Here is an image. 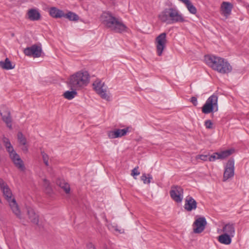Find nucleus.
<instances>
[{"instance_id":"nucleus-16","label":"nucleus","mask_w":249,"mask_h":249,"mask_svg":"<svg viewBox=\"0 0 249 249\" xmlns=\"http://www.w3.org/2000/svg\"><path fill=\"white\" fill-rule=\"evenodd\" d=\"M197 207L196 201L192 197L188 196L185 199L184 208L188 212H191L196 209Z\"/></svg>"},{"instance_id":"nucleus-32","label":"nucleus","mask_w":249,"mask_h":249,"mask_svg":"<svg viewBox=\"0 0 249 249\" xmlns=\"http://www.w3.org/2000/svg\"><path fill=\"white\" fill-rule=\"evenodd\" d=\"M43 186L46 188V190H50L51 187L50 185V182L46 178H44L43 180Z\"/></svg>"},{"instance_id":"nucleus-4","label":"nucleus","mask_w":249,"mask_h":249,"mask_svg":"<svg viewBox=\"0 0 249 249\" xmlns=\"http://www.w3.org/2000/svg\"><path fill=\"white\" fill-rule=\"evenodd\" d=\"M159 18L162 22L167 24H174L178 22H184L186 20L175 8H165L159 15Z\"/></svg>"},{"instance_id":"nucleus-27","label":"nucleus","mask_w":249,"mask_h":249,"mask_svg":"<svg viewBox=\"0 0 249 249\" xmlns=\"http://www.w3.org/2000/svg\"><path fill=\"white\" fill-rule=\"evenodd\" d=\"M63 17L68 18L70 21H77L79 19V16L75 13L69 11L67 14L64 13Z\"/></svg>"},{"instance_id":"nucleus-25","label":"nucleus","mask_w":249,"mask_h":249,"mask_svg":"<svg viewBox=\"0 0 249 249\" xmlns=\"http://www.w3.org/2000/svg\"><path fill=\"white\" fill-rule=\"evenodd\" d=\"M0 67L4 70H11L15 68V65L13 66L9 58H6L4 61H0Z\"/></svg>"},{"instance_id":"nucleus-43","label":"nucleus","mask_w":249,"mask_h":249,"mask_svg":"<svg viewBox=\"0 0 249 249\" xmlns=\"http://www.w3.org/2000/svg\"><path fill=\"white\" fill-rule=\"evenodd\" d=\"M115 230L117 231H119V230L117 229H115Z\"/></svg>"},{"instance_id":"nucleus-31","label":"nucleus","mask_w":249,"mask_h":249,"mask_svg":"<svg viewBox=\"0 0 249 249\" xmlns=\"http://www.w3.org/2000/svg\"><path fill=\"white\" fill-rule=\"evenodd\" d=\"M42 160L46 166H49V156L44 151H41Z\"/></svg>"},{"instance_id":"nucleus-21","label":"nucleus","mask_w":249,"mask_h":249,"mask_svg":"<svg viewBox=\"0 0 249 249\" xmlns=\"http://www.w3.org/2000/svg\"><path fill=\"white\" fill-rule=\"evenodd\" d=\"M56 184L63 189L66 194L70 193L71 190L70 186L65 180L58 178L56 180Z\"/></svg>"},{"instance_id":"nucleus-7","label":"nucleus","mask_w":249,"mask_h":249,"mask_svg":"<svg viewBox=\"0 0 249 249\" xmlns=\"http://www.w3.org/2000/svg\"><path fill=\"white\" fill-rule=\"evenodd\" d=\"M93 89L100 97L107 101H110V96L107 93V88L105 86V83L101 81L96 80L93 84Z\"/></svg>"},{"instance_id":"nucleus-33","label":"nucleus","mask_w":249,"mask_h":249,"mask_svg":"<svg viewBox=\"0 0 249 249\" xmlns=\"http://www.w3.org/2000/svg\"><path fill=\"white\" fill-rule=\"evenodd\" d=\"M209 155H200L196 157L197 159H200L203 161L209 160Z\"/></svg>"},{"instance_id":"nucleus-3","label":"nucleus","mask_w":249,"mask_h":249,"mask_svg":"<svg viewBox=\"0 0 249 249\" xmlns=\"http://www.w3.org/2000/svg\"><path fill=\"white\" fill-rule=\"evenodd\" d=\"M89 78L87 71H80L70 76L68 85L71 89H79L88 85Z\"/></svg>"},{"instance_id":"nucleus-6","label":"nucleus","mask_w":249,"mask_h":249,"mask_svg":"<svg viewBox=\"0 0 249 249\" xmlns=\"http://www.w3.org/2000/svg\"><path fill=\"white\" fill-rule=\"evenodd\" d=\"M218 97L213 94L210 96L206 100L202 107V112L206 114L216 112L218 109Z\"/></svg>"},{"instance_id":"nucleus-37","label":"nucleus","mask_w":249,"mask_h":249,"mask_svg":"<svg viewBox=\"0 0 249 249\" xmlns=\"http://www.w3.org/2000/svg\"><path fill=\"white\" fill-rule=\"evenodd\" d=\"M141 178L144 184L147 183V176H146V174H143L141 176Z\"/></svg>"},{"instance_id":"nucleus-12","label":"nucleus","mask_w":249,"mask_h":249,"mask_svg":"<svg viewBox=\"0 0 249 249\" xmlns=\"http://www.w3.org/2000/svg\"><path fill=\"white\" fill-rule=\"evenodd\" d=\"M9 156L15 166L20 171H25L26 168L20 156L15 151L9 154Z\"/></svg>"},{"instance_id":"nucleus-23","label":"nucleus","mask_w":249,"mask_h":249,"mask_svg":"<svg viewBox=\"0 0 249 249\" xmlns=\"http://www.w3.org/2000/svg\"><path fill=\"white\" fill-rule=\"evenodd\" d=\"M51 16L54 18H61L64 16V12L56 7H51L49 11Z\"/></svg>"},{"instance_id":"nucleus-18","label":"nucleus","mask_w":249,"mask_h":249,"mask_svg":"<svg viewBox=\"0 0 249 249\" xmlns=\"http://www.w3.org/2000/svg\"><path fill=\"white\" fill-rule=\"evenodd\" d=\"M28 218L31 222L36 225L39 223V215L36 213L35 210L31 207L27 208Z\"/></svg>"},{"instance_id":"nucleus-39","label":"nucleus","mask_w":249,"mask_h":249,"mask_svg":"<svg viewBox=\"0 0 249 249\" xmlns=\"http://www.w3.org/2000/svg\"><path fill=\"white\" fill-rule=\"evenodd\" d=\"M87 248L88 249H96L95 246L91 242L87 244Z\"/></svg>"},{"instance_id":"nucleus-34","label":"nucleus","mask_w":249,"mask_h":249,"mask_svg":"<svg viewBox=\"0 0 249 249\" xmlns=\"http://www.w3.org/2000/svg\"><path fill=\"white\" fill-rule=\"evenodd\" d=\"M204 125L206 128L212 129L213 128V124L211 120H208L205 122Z\"/></svg>"},{"instance_id":"nucleus-9","label":"nucleus","mask_w":249,"mask_h":249,"mask_svg":"<svg viewBox=\"0 0 249 249\" xmlns=\"http://www.w3.org/2000/svg\"><path fill=\"white\" fill-rule=\"evenodd\" d=\"M166 42V34L165 33L160 34L156 37L157 51L159 56L161 55L162 52L165 48Z\"/></svg>"},{"instance_id":"nucleus-38","label":"nucleus","mask_w":249,"mask_h":249,"mask_svg":"<svg viewBox=\"0 0 249 249\" xmlns=\"http://www.w3.org/2000/svg\"><path fill=\"white\" fill-rule=\"evenodd\" d=\"M216 155H217L215 154V153H214L212 155H209V161H213L216 159H217V157H216Z\"/></svg>"},{"instance_id":"nucleus-40","label":"nucleus","mask_w":249,"mask_h":249,"mask_svg":"<svg viewBox=\"0 0 249 249\" xmlns=\"http://www.w3.org/2000/svg\"><path fill=\"white\" fill-rule=\"evenodd\" d=\"M152 179V177L150 174L147 175V184H149L151 182V179Z\"/></svg>"},{"instance_id":"nucleus-28","label":"nucleus","mask_w":249,"mask_h":249,"mask_svg":"<svg viewBox=\"0 0 249 249\" xmlns=\"http://www.w3.org/2000/svg\"><path fill=\"white\" fill-rule=\"evenodd\" d=\"M71 91L67 90L64 94V97L68 100H71L74 98L77 94V89H71Z\"/></svg>"},{"instance_id":"nucleus-41","label":"nucleus","mask_w":249,"mask_h":249,"mask_svg":"<svg viewBox=\"0 0 249 249\" xmlns=\"http://www.w3.org/2000/svg\"><path fill=\"white\" fill-rule=\"evenodd\" d=\"M24 146L23 147V148H22V151L25 152V153H26L28 151V147L27 146L25 145H23Z\"/></svg>"},{"instance_id":"nucleus-22","label":"nucleus","mask_w":249,"mask_h":249,"mask_svg":"<svg viewBox=\"0 0 249 249\" xmlns=\"http://www.w3.org/2000/svg\"><path fill=\"white\" fill-rule=\"evenodd\" d=\"M232 237L231 236L227 234V233H223L218 236V241L221 244L228 245L231 243Z\"/></svg>"},{"instance_id":"nucleus-24","label":"nucleus","mask_w":249,"mask_h":249,"mask_svg":"<svg viewBox=\"0 0 249 249\" xmlns=\"http://www.w3.org/2000/svg\"><path fill=\"white\" fill-rule=\"evenodd\" d=\"M233 152L234 149H229L220 152H215V154L217 155V159H224L231 155Z\"/></svg>"},{"instance_id":"nucleus-5","label":"nucleus","mask_w":249,"mask_h":249,"mask_svg":"<svg viewBox=\"0 0 249 249\" xmlns=\"http://www.w3.org/2000/svg\"><path fill=\"white\" fill-rule=\"evenodd\" d=\"M0 189L3 195L9 203L10 208L13 213L19 218H21L20 211L18 204L14 198H12V193L7 183L0 178Z\"/></svg>"},{"instance_id":"nucleus-14","label":"nucleus","mask_w":249,"mask_h":249,"mask_svg":"<svg viewBox=\"0 0 249 249\" xmlns=\"http://www.w3.org/2000/svg\"><path fill=\"white\" fill-rule=\"evenodd\" d=\"M207 224L206 218L204 217L196 218L193 224V226L196 227L194 228V232L196 233H201L204 230Z\"/></svg>"},{"instance_id":"nucleus-19","label":"nucleus","mask_w":249,"mask_h":249,"mask_svg":"<svg viewBox=\"0 0 249 249\" xmlns=\"http://www.w3.org/2000/svg\"><path fill=\"white\" fill-rule=\"evenodd\" d=\"M233 6L231 3L229 2L224 1L221 4V8L223 14L227 17L229 16L231 12Z\"/></svg>"},{"instance_id":"nucleus-20","label":"nucleus","mask_w":249,"mask_h":249,"mask_svg":"<svg viewBox=\"0 0 249 249\" xmlns=\"http://www.w3.org/2000/svg\"><path fill=\"white\" fill-rule=\"evenodd\" d=\"M224 234H229V235L233 237L235 234V228L233 224H227L223 227L222 229Z\"/></svg>"},{"instance_id":"nucleus-36","label":"nucleus","mask_w":249,"mask_h":249,"mask_svg":"<svg viewBox=\"0 0 249 249\" xmlns=\"http://www.w3.org/2000/svg\"><path fill=\"white\" fill-rule=\"evenodd\" d=\"M190 102L195 106H196L197 105V98L195 96H193L190 99Z\"/></svg>"},{"instance_id":"nucleus-30","label":"nucleus","mask_w":249,"mask_h":249,"mask_svg":"<svg viewBox=\"0 0 249 249\" xmlns=\"http://www.w3.org/2000/svg\"><path fill=\"white\" fill-rule=\"evenodd\" d=\"M19 143L23 145H25L27 142L26 139L21 132H18L17 135Z\"/></svg>"},{"instance_id":"nucleus-1","label":"nucleus","mask_w":249,"mask_h":249,"mask_svg":"<svg viewBox=\"0 0 249 249\" xmlns=\"http://www.w3.org/2000/svg\"><path fill=\"white\" fill-rule=\"evenodd\" d=\"M205 60L208 65L213 70L222 74L231 71L232 67L224 58L214 55H205Z\"/></svg>"},{"instance_id":"nucleus-35","label":"nucleus","mask_w":249,"mask_h":249,"mask_svg":"<svg viewBox=\"0 0 249 249\" xmlns=\"http://www.w3.org/2000/svg\"><path fill=\"white\" fill-rule=\"evenodd\" d=\"M138 168H139L138 166L136 167L131 171V175L132 176H133L134 178H136L135 176H137V175H139L140 174V172L138 171Z\"/></svg>"},{"instance_id":"nucleus-29","label":"nucleus","mask_w":249,"mask_h":249,"mask_svg":"<svg viewBox=\"0 0 249 249\" xmlns=\"http://www.w3.org/2000/svg\"><path fill=\"white\" fill-rule=\"evenodd\" d=\"M3 142L6 148L7 151L9 154L13 152V151H14V148L8 138L4 137L3 138Z\"/></svg>"},{"instance_id":"nucleus-17","label":"nucleus","mask_w":249,"mask_h":249,"mask_svg":"<svg viewBox=\"0 0 249 249\" xmlns=\"http://www.w3.org/2000/svg\"><path fill=\"white\" fill-rule=\"evenodd\" d=\"M27 18L32 21L38 20L41 18V15L36 9L32 8L28 10L27 13Z\"/></svg>"},{"instance_id":"nucleus-13","label":"nucleus","mask_w":249,"mask_h":249,"mask_svg":"<svg viewBox=\"0 0 249 249\" xmlns=\"http://www.w3.org/2000/svg\"><path fill=\"white\" fill-rule=\"evenodd\" d=\"M2 120L6 124V126L10 129L12 128V117L9 109L5 106L2 107L0 111Z\"/></svg>"},{"instance_id":"nucleus-15","label":"nucleus","mask_w":249,"mask_h":249,"mask_svg":"<svg viewBox=\"0 0 249 249\" xmlns=\"http://www.w3.org/2000/svg\"><path fill=\"white\" fill-rule=\"evenodd\" d=\"M129 127H127L124 129H116L113 131H109L108 136L110 139H115L125 136L128 132Z\"/></svg>"},{"instance_id":"nucleus-11","label":"nucleus","mask_w":249,"mask_h":249,"mask_svg":"<svg viewBox=\"0 0 249 249\" xmlns=\"http://www.w3.org/2000/svg\"><path fill=\"white\" fill-rule=\"evenodd\" d=\"M42 52L41 47L36 44L27 47L24 50V53L26 55L32 56L34 58L41 56Z\"/></svg>"},{"instance_id":"nucleus-10","label":"nucleus","mask_w":249,"mask_h":249,"mask_svg":"<svg viewBox=\"0 0 249 249\" xmlns=\"http://www.w3.org/2000/svg\"><path fill=\"white\" fill-rule=\"evenodd\" d=\"M183 189L179 186L173 185L170 191L171 197L177 202H181L183 198Z\"/></svg>"},{"instance_id":"nucleus-2","label":"nucleus","mask_w":249,"mask_h":249,"mask_svg":"<svg viewBox=\"0 0 249 249\" xmlns=\"http://www.w3.org/2000/svg\"><path fill=\"white\" fill-rule=\"evenodd\" d=\"M102 23L107 28L119 33L126 31L127 29L121 20L114 17L111 13L104 12L101 16Z\"/></svg>"},{"instance_id":"nucleus-8","label":"nucleus","mask_w":249,"mask_h":249,"mask_svg":"<svg viewBox=\"0 0 249 249\" xmlns=\"http://www.w3.org/2000/svg\"><path fill=\"white\" fill-rule=\"evenodd\" d=\"M234 175V160L233 158L229 159L225 166L223 174V181H226Z\"/></svg>"},{"instance_id":"nucleus-42","label":"nucleus","mask_w":249,"mask_h":249,"mask_svg":"<svg viewBox=\"0 0 249 249\" xmlns=\"http://www.w3.org/2000/svg\"><path fill=\"white\" fill-rule=\"evenodd\" d=\"M179 0L181 1L182 2H183L185 1V0Z\"/></svg>"},{"instance_id":"nucleus-26","label":"nucleus","mask_w":249,"mask_h":249,"mask_svg":"<svg viewBox=\"0 0 249 249\" xmlns=\"http://www.w3.org/2000/svg\"><path fill=\"white\" fill-rule=\"evenodd\" d=\"M185 4L188 10L192 14H196L197 12V10L196 7L193 4L190 0H185L183 2Z\"/></svg>"}]
</instances>
